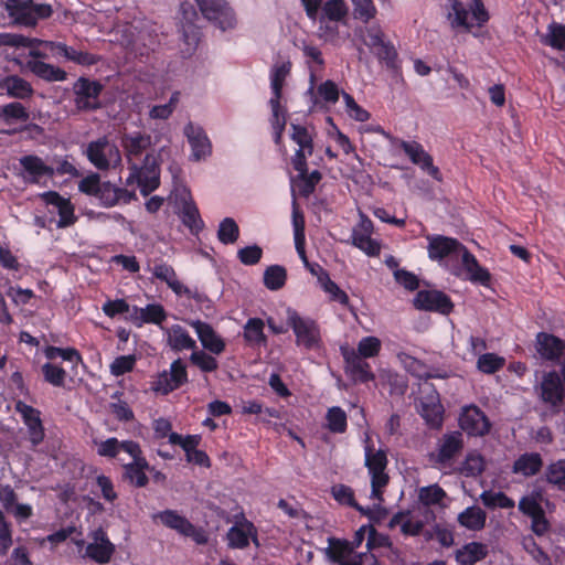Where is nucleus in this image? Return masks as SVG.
I'll return each instance as SVG.
<instances>
[{"label":"nucleus","instance_id":"obj_1","mask_svg":"<svg viewBox=\"0 0 565 565\" xmlns=\"http://www.w3.org/2000/svg\"><path fill=\"white\" fill-rule=\"evenodd\" d=\"M450 25L470 32L475 25L481 26L489 19L481 0H455L448 13Z\"/></svg>","mask_w":565,"mask_h":565},{"label":"nucleus","instance_id":"obj_2","mask_svg":"<svg viewBox=\"0 0 565 565\" xmlns=\"http://www.w3.org/2000/svg\"><path fill=\"white\" fill-rule=\"evenodd\" d=\"M365 466L371 475V499L377 501L374 507H379L383 501V489L387 486L390 477L385 472L387 466L386 452L382 449L374 450L371 446L365 447Z\"/></svg>","mask_w":565,"mask_h":565},{"label":"nucleus","instance_id":"obj_3","mask_svg":"<svg viewBox=\"0 0 565 565\" xmlns=\"http://www.w3.org/2000/svg\"><path fill=\"white\" fill-rule=\"evenodd\" d=\"M78 189L87 195L97 198L106 207L116 205L121 199L122 193H126L125 189L117 188L110 182H100L97 173H92L82 179L78 183Z\"/></svg>","mask_w":565,"mask_h":565},{"label":"nucleus","instance_id":"obj_4","mask_svg":"<svg viewBox=\"0 0 565 565\" xmlns=\"http://www.w3.org/2000/svg\"><path fill=\"white\" fill-rule=\"evenodd\" d=\"M88 160L99 170H106L111 164L120 163L121 157L116 145L102 137L88 143L86 149Z\"/></svg>","mask_w":565,"mask_h":565},{"label":"nucleus","instance_id":"obj_5","mask_svg":"<svg viewBox=\"0 0 565 565\" xmlns=\"http://www.w3.org/2000/svg\"><path fill=\"white\" fill-rule=\"evenodd\" d=\"M195 2L203 17L222 31L235 25L234 13L225 0H195Z\"/></svg>","mask_w":565,"mask_h":565},{"label":"nucleus","instance_id":"obj_6","mask_svg":"<svg viewBox=\"0 0 565 565\" xmlns=\"http://www.w3.org/2000/svg\"><path fill=\"white\" fill-rule=\"evenodd\" d=\"M137 182L143 196L154 191L159 186V169L156 159L147 154L143 166L138 168L137 164L131 166V173L127 179V184Z\"/></svg>","mask_w":565,"mask_h":565},{"label":"nucleus","instance_id":"obj_7","mask_svg":"<svg viewBox=\"0 0 565 565\" xmlns=\"http://www.w3.org/2000/svg\"><path fill=\"white\" fill-rule=\"evenodd\" d=\"M413 303L418 310L436 311L441 315H449L454 309L450 298L445 292L436 289L418 291Z\"/></svg>","mask_w":565,"mask_h":565},{"label":"nucleus","instance_id":"obj_8","mask_svg":"<svg viewBox=\"0 0 565 565\" xmlns=\"http://www.w3.org/2000/svg\"><path fill=\"white\" fill-rule=\"evenodd\" d=\"M288 324L292 328L297 343L312 349L319 344L320 333L315 321L301 318L297 312H288Z\"/></svg>","mask_w":565,"mask_h":565},{"label":"nucleus","instance_id":"obj_9","mask_svg":"<svg viewBox=\"0 0 565 565\" xmlns=\"http://www.w3.org/2000/svg\"><path fill=\"white\" fill-rule=\"evenodd\" d=\"M459 426L470 436H484L489 433L491 424L479 407L471 405L462 409Z\"/></svg>","mask_w":565,"mask_h":565},{"label":"nucleus","instance_id":"obj_10","mask_svg":"<svg viewBox=\"0 0 565 565\" xmlns=\"http://www.w3.org/2000/svg\"><path fill=\"white\" fill-rule=\"evenodd\" d=\"M427 241L428 256L433 260L440 262L449 256L459 257L465 247V245L456 238L443 235H428Z\"/></svg>","mask_w":565,"mask_h":565},{"label":"nucleus","instance_id":"obj_11","mask_svg":"<svg viewBox=\"0 0 565 565\" xmlns=\"http://www.w3.org/2000/svg\"><path fill=\"white\" fill-rule=\"evenodd\" d=\"M463 449L462 435L459 431L445 434L438 440L437 454L431 459L441 466L449 465Z\"/></svg>","mask_w":565,"mask_h":565},{"label":"nucleus","instance_id":"obj_12","mask_svg":"<svg viewBox=\"0 0 565 565\" xmlns=\"http://www.w3.org/2000/svg\"><path fill=\"white\" fill-rule=\"evenodd\" d=\"M103 89L102 84L79 77L73 86L75 104L78 109H95L98 107L97 97Z\"/></svg>","mask_w":565,"mask_h":565},{"label":"nucleus","instance_id":"obj_13","mask_svg":"<svg viewBox=\"0 0 565 565\" xmlns=\"http://www.w3.org/2000/svg\"><path fill=\"white\" fill-rule=\"evenodd\" d=\"M183 19L185 22L182 23V41L184 43V47L181 49L183 56H191L198 47L200 42V31L199 28L192 22L193 18H196L198 14L193 10L192 6L189 3L181 4Z\"/></svg>","mask_w":565,"mask_h":565},{"label":"nucleus","instance_id":"obj_14","mask_svg":"<svg viewBox=\"0 0 565 565\" xmlns=\"http://www.w3.org/2000/svg\"><path fill=\"white\" fill-rule=\"evenodd\" d=\"M563 395L564 387L558 373L553 371L544 374L540 385V396L543 402L558 406L563 401Z\"/></svg>","mask_w":565,"mask_h":565},{"label":"nucleus","instance_id":"obj_15","mask_svg":"<svg viewBox=\"0 0 565 565\" xmlns=\"http://www.w3.org/2000/svg\"><path fill=\"white\" fill-rule=\"evenodd\" d=\"M402 148L413 163L420 166V168L426 170L435 180L441 181V174L439 169L433 164L431 156L427 153L419 143L415 141H404Z\"/></svg>","mask_w":565,"mask_h":565},{"label":"nucleus","instance_id":"obj_16","mask_svg":"<svg viewBox=\"0 0 565 565\" xmlns=\"http://www.w3.org/2000/svg\"><path fill=\"white\" fill-rule=\"evenodd\" d=\"M114 544L106 537L105 532L98 529L94 532V542L86 547V555L97 563L105 564L111 558Z\"/></svg>","mask_w":565,"mask_h":565},{"label":"nucleus","instance_id":"obj_17","mask_svg":"<svg viewBox=\"0 0 565 565\" xmlns=\"http://www.w3.org/2000/svg\"><path fill=\"white\" fill-rule=\"evenodd\" d=\"M459 257L461 259L462 268L467 274V278L470 281L482 286H489L491 280L490 273L488 269L479 265L477 258L467 249L466 246Z\"/></svg>","mask_w":565,"mask_h":565},{"label":"nucleus","instance_id":"obj_18","mask_svg":"<svg viewBox=\"0 0 565 565\" xmlns=\"http://www.w3.org/2000/svg\"><path fill=\"white\" fill-rule=\"evenodd\" d=\"M443 405L439 403L438 395L431 391L426 397L419 401V412L425 422L433 428H439L443 423Z\"/></svg>","mask_w":565,"mask_h":565},{"label":"nucleus","instance_id":"obj_19","mask_svg":"<svg viewBox=\"0 0 565 565\" xmlns=\"http://www.w3.org/2000/svg\"><path fill=\"white\" fill-rule=\"evenodd\" d=\"M31 0H8L6 9L14 22L25 26H34L36 24V17L32 10Z\"/></svg>","mask_w":565,"mask_h":565},{"label":"nucleus","instance_id":"obj_20","mask_svg":"<svg viewBox=\"0 0 565 565\" xmlns=\"http://www.w3.org/2000/svg\"><path fill=\"white\" fill-rule=\"evenodd\" d=\"M190 324L195 329L202 345L214 354H220L225 348L223 340L215 333L213 328L200 320L191 321Z\"/></svg>","mask_w":565,"mask_h":565},{"label":"nucleus","instance_id":"obj_21","mask_svg":"<svg viewBox=\"0 0 565 565\" xmlns=\"http://www.w3.org/2000/svg\"><path fill=\"white\" fill-rule=\"evenodd\" d=\"M184 134L192 147L195 160H200L202 157L210 153V141L201 128L194 127L192 124H188L184 128Z\"/></svg>","mask_w":565,"mask_h":565},{"label":"nucleus","instance_id":"obj_22","mask_svg":"<svg viewBox=\"0 0 565 565\" xmlns=\"http://www.w3.org/2000/svg\"><path fill=\"white\" fill-rule=\"evenodd\" d=\"M543 467V459L537 452L521 455L513 463L512 471L523 477L535 476Z\"/></svg>","mask_w":565,"mask_h":565},{"label":"nucleus","instance_id":"obj_23","mask_svg":"<svg viewBox=\"0 0 565 565\" xmlns=\"http://www.w3.org/2000/svg\"><path fill=\"white\" fill-rule=\"evenodd\" d=\"M20 163L29 174V181L39 182L44 175L52 177L54 169L46 166L43 160L36 156H24L20 159Z\"/></svg>","mask_w":565,"mask_h":565},{"label":"nucleus","instance_id":"obj_24","mask_svg":"<svg viewBox=\"0 0 565 565\" xmlns=\"http://www.w3.org/2000/svg\"><path fill=\"white\" fill-rule=\"evenodd\" d=\"M26 67L40 78L47 82H62L66 78V72L52 64L32 60L26 62Z\"/></svg>","mask_w":565,"mask_h":565},{"label":"nucleus","instance_id":"obj_25","mask_svg":"<svg viewBox=\"0 0 565 565\" xmlns=\"http://www.w3.org/2000/svg\"><path fill=\"white\" fill-rule=\"evenodd\" d=\"M487 554L488 548L484 544L471 542L456 552V559L461 565H475L477 562L483 559Z\"/></svg>","mask_w":565,"mask_h":565},{"label":"nucleus","instance_id":"obj_26","mask_svg":"<svg viewBox=\"0 0 565 565\" xmlns=\"http://www.w3.org/2000/svg\"><path fill=\"white\" fill-rule=\"evenodd\" d=\"M445 497L446 492L437 484L420 489L419 500L424 504L423 514L426 522L434 519V512L428 507L430 504H439Z\"/></svg>","mask_w":565,"mask_h":565},{"label":"nucleus","instance_id":"obj_27","mask_svg":"<svg viewBox=\"0 0 565 565\" xmlns=\"http://www.w3.org/2000/svg\"><path fill=\"white\" fill-rule=\"evenodd\" d=\"M0 87L14 98H25L33 94V88L29 82L18 75H10L0 82Z\"/></svg>","mask_w":565,"mask_h":565},{"label":"nucleus","instance_id":"obj_28","mask_svg":"<svg viewBox=\"0 0 565 565\" xmlns=\"http://www.w3.org/2000/svg\"><path fill=\"white\" fill-rule=\"evenodd\" d=\"M121 145L125 149L126 156L130 160L132 156H140L151 145V137L145 134H125L121 139Z\"/></svg>","mask_w":565,"mask_h":565},{"label":"nucleus","instance_id":"obj_29","mask_svg":"<svg viewBox=\"0 0 565 565\" xmlns=\"http://www.w3.org/2000/svg\"><path fill=\"white\" fill-rule=\"evenodd\" d=\"M344 358L348 369L355 380L366 382L374 379V375L369 370V364L355 351H345Z\"/></svg>","mask_w":565,"mask_h":565},{"label":"nucleus","instance_id":"obj_30","mask_svg":"<svg viewBox=\"0 0 565 565\" xmlns=\"http://www.w3.org/2000/svg\"><path fill=\"white\" fill-rule=\"evenodd\" d=\"M290 63H282L279 66H276L273 72V78H271V86L275 94V97L270 99V105L274 111V115H278V108H279V98L281 96V89L284 86V82L287 77V75L290 72Z\"/></svg>","mask_w":565,"mask_h":565},{"label":"nucleus","instance_id":"obj_31","mask_svg":"<svg viewBox=\"0 0 565 565\" xmlns=\"http://www.w3.org/2000/svg\"><path fill=\"white\" fill-rule=\"evenodd\" d=\"M168 344L174 351H181L184 349H194L196 345L195 341L180 326H173L171 329H169Z\"/></svg>","mask_w":565,"mask_h":565},{"label":"nucleus","instance_id":"obj_32","mask_svg":"<svg viewBox=\"0 0 565 565\" xmlns=\"http://www.w3.org/2000/svg\"><path fill=\"white\" fill-rule=\"evenodd\" d=\"M328 542H329V546L326 550V554L331 562L337 563V564H340L341 562H345L344 558L347 556H349L354 550V546L351 545L345 540L330 537L328 540Z\"/></svg>","mask_w":565,"mask_h":565},{"label":"nucleus","instance_id":"obj_33","mask_svg":"<svg viewBox=\"0 0 565 565\" xmlns=\"http://www.w3.org/2000/svg\"><path fill=\"white\" fill-rule=\"evenodd\" d=\"M458 521L462 526L478 531L486 524V512L479 507H470L459 514Z\"/></svg>","mask_w":565,"mask_h":565},{"label":"nucleus","instance_id":"obj_34","mask_svg":"<svg viewBox=\"0 0 565 565\" xmlns=\"http://www.w3.org/2000/svg\"><path fill=\"white\" fill-rule=\"evenodd\" d=\"M146 468H148L146 460L137 459V461L125 466L124 478L136 487H145L148 483V477L143 472Z\"/></svg>","mask_w":565,"mask_h":565},{"label":"nucleus","instance_id":"obj_35","mask_svg":"<svg viewBox=\"0 0 565 565\" xmlns=\"http://www.w3.org/2000/svg\"><path fill=\"white\" fill-rule=\"evenodd\" d=\"M135 320L139 323L142 322H151V323H161L167 315L161 305H148L146 308L137 309L135 308Z\"/></svg>","mask_w":565,"mask_h":565},{"label":"nucleus","instance_id":"obj_36","mask_svg":"<svg viewBox=\"0 0 565 565\" xmlns=\"http://www.w3.org/2000/svg\"><path fill=\"white\" fill-rule=\"evenodd\" d=\"M541 41L556 50L565 51V26L558 23H551L548 32L541 35Z\"/></svg>","mask_w":565,"mask_h":565},{"label":"nucleus","instance_id":"obj_37","mask_svg":"<svg viewBox=\"0 0 565 565\" xmlns=\"http://www.w3.org/2000/svg\"><path fill=\"white\" fill-rule=\"evenodd\" d=\"M318 280L324 291L331 295L332 300L339 301L342 305L349 303L348 295L342 289H340V287L334 281L330 279L328 273L322 268H320Z\"/></svg>","mask_w":565,"mask_h":565},{"label":"nucleus","instance_id":"obj_38","mask_svg":"<svg viewBox=\"0 0 565 565\" xmlns=\"http://www.w3.org/2000/svg\"><path fill=\"white\" fill-rule=\"evenodd\" d=\"M287 278L286 269L281 266L274 265L268 267L264 274V284L270 290L280 289Z\"/></svg>","mask_w":565,"mask_h":565},{"label":"nucleus","instance_id":"obj_39","mask_svg":"<svg viewBox=\"0 0 565 565\" xmlns=\"http://www.w3.org/2000/svg\"><path fill=\"white\" fill-rule=\"evenodd\" d=\"M352 243L369 256H376L380 254L381 246L376 241L371 238V234H362L353 231Z\"/></svg>","mask_w":565,"mask_h":565},{"label":"nucleus","instance_id":"obj_40","mask_svg":"<svg viewBox=\"0 0 565 565\" xmlns=\"http://www.w3.org/2000/svg\"><path fill=\"white\" fill-rule=\"evenodd\" d=\"M401 363L404 365V367L411 372L413 375L422 379H430L433 375L427 371V367L424 363L415 359L414 356H411L406 353H399L397 355Z\"/></svg>","mask_w":565,"mask_h":565},{"label":"nucleus","instance_id":"obj_41","mask_svg":"<svg viewBox=\"0 0 565 565\" xmlns=\"http://www.w3.org/2000/svg\"><path fill=\"white\" fill-rule=\"evenodd\" d=\"M239 234L236 222L231 218H224L218 227L217 237L223 244H233L237 241Z\"/></svg>","mask_w":565,"mask_h":565},{"label":"nucleus","instance_id":"obj_42","mask_svg":"<svg viewBox=\"0 0 565 565\" xmlns=\"http://www.w3.org/2000/svg\"><path fill=\"white\" fill-rule=\"evenodd\" d=\"M483 470V458L476 452L468 454L460 468V472L466 477H477L481 475Z\"/></svg>","mask_w":565,"mask_h":565},{"label":"nucleus","instance_id":"obj_43","mask_svg":"<svg viewBox=\"0 0 565 565\" xmlns=\"http://www.w3.org/2000/svg\"><path fill=\"white\" fill-rule=\"evenodd\" d=\"M157 518L167 526L174 529L179 531L181 534H183L184 530H190V522L179 515L177 512L167 510L164 512H161L157 515Z\"/></svg>","mask_w":565,"mask_h":565},{"label":"nucleus","instance_id":"obj_44","mask_svg":"<svg viewBox=\"0 0 565 565\" xmlns=\"http://www.w3.org/2000/svg\"><path fill=\"white\" fill-rule=\"evenodd\" d=\"M331 492H332L333 498L338 502H340L342 504H348L350 507L358 509L359 511H361L363 513H366V511L355 502L353 490L350 487L344 486V484H335L332 487Z\"/></svg>","mask_w":565,"mask_h":565},{"label":"nucleus","instance_id":"obj_45","mask_svg":"<svg viewBox=\"0 0 565 565\" xmlns=\"http://www.w3.org/2000/svg\"><path fill=\"white\" fill-rule=\"evenodd\" d=\"M546 480L559 489H565V459L553 462L547 467Z\"/></svg>","mask_w":565,"mask_h":565},{"label":"nucleus","instance_id":"obj_46","mask_svg":"<svg viewBox=\"0 0 565 565\" xmlns=\"http://www.w3.org/2000/svg\"><path fill=\"white\" fill-rule=\"evenodd\" d=\"M481 500L483 504L488 508L500 507L509 509L514 507V501L508 498L503 492L493 493L490 491H484L481 494Z\"/></svg>","mask_w":565,"mask_h":565},{"label":"nucleus","instance_id":"obj_47","mask_svg":"<svg viewBox=\"0 0 565 565\" xmlns=\"http://www.w3.org/2000/svg\"><path fill=\"white\" fill-rule=\"evenodd\" d=\"M292 135L291 138L297 145L299 149L307 150L308 156H311L313 152V142L312 138L309 135L307 128L299 125H291Z\"/></svg>","mask_w":565,"mask_h":565},{"label":"nucleus","instance_id":"obj_48","mask_svg":"<svg viewBox=\"0 0 565 565\" xmlns=\"http://www.w3.org/2000/svg\"><path fill=\"white\" fill-rule=\"evenodd\" d=\"M252 534V527L247 530L233 526L227 533L228 545L234 548H244L248 545V536Z\"/></svg>","mask_w":565,"mask_h":565},{"label":"nucleus","instance_id":"obj_49","mask_svg":"<svg viewBox=\"0 0 565 565\" xmlns=\"http://www.w3.org/2000/svg\"><path fill=\"white\" fill-rule=\"evenodd\" d=\"M264 322L260 319H250L245 326L244 337L250 343L264 342L265 337L263 333Z\"/></svg>","mask_w":565,"mask_h":565},{"label":"nucleus","instance_id":"obj_50","mask_svg":"<svg viewBox=\"0 0 565 565\" xmlns=\"http://www.w3.org/2000/svg\"><path fill=\"white\" fill-rule=\"evenodd\" d=\"M328 427L333 433H343L347 428V415L340 407H332L327 414Z\"/></svg>","mask_w":565,"mask_h":565},{"label":"nucleus","instance_id":"obj_51","mask_svg":"<svg viewBox=\"0 0 565 565\" xmlns=\"http://www.w3.org/2000/svg\"><path fill=\"white\" fill-rule=\"evenodd\" d=\"M537 497L539 494L523 497L519 502V510L530 518L540 516L544 511L537 500Z\"/></svg>","mask_w":565,"mask_h":565},{"label":"nucleus","instance_id":"obj_52","mask_svg":"<svg viewBox=\"0 0 565 565\" xmlns=\"http://www.w3.org/2000/svg\"><path fill=\"white\" fill-rule=\"evenodd\" d=\"M170 377L174 381L171 385L166 386V392H171L186 382L185 366L180 359L171 364Z\"/></svg>","mask_w":565,"mask_h":565},{"label":"nucleus","instance_id":"obj_53","mask_svg":"<svg viewBox=\"0 0 565 565\" xmlns=\"http://www.w3.org/2000/svg\"><path fill=\"white\" fill-rule=\"evenodd\" d=\"M504 360L493 353H486L478 360V369L483 373L491 374L502 367Z\"/></svg>","mask_w":565,"mask_h":565},{"label":"nucleus","instance_id":"obj_54","mask_svg":"<svg viewBox=\"0 0 565 565\" xmlns=\"http://www.w3.org/2000/svg\"><path fill=\"white\" fill-rule=\"evenodd\" d=\"M381 341L375 337H366L362 339L358 345V354L361 358H373L379 354Z\"/></svg>","mask_w":565,"mask_h":565},{"label":"nucleus","instance_id":"obj_55","mask_svg":"<svg viewBox=\"0 0 565 565\" xmlns=\"http://www.w3.org/2000/svg\"><path fill=\"white\" fill-rule=\"evenodd\" d=\"M44 379L46 382L54 386H62L64 384L65 371L54 364L46 363L42 366Z\"/></svg>","mask_w":565,"mask_h":565},{"label":"nucleus","instance_id":"obj_56","mask_svg":"<svg viewBox=\"0 0 565 565\" xmlns=\"http://www.w3.org/2000/svg\"><path fill=\"white\" fill-rule=\"evenodd\" d=\"M190 360L204 372H212L217 369V361L203 351L193 352Z\"/></svg>","mask_w":565,"mask_h":565},{"label":"nucleus","instance_id":"obj_57","mask_svg":"<svg viewBox=\"0 0 565 565\" xmlns=\"http://www.w3.org/2000/svg\"><path fill=\"white\" fill-rule=\"evenodd\" d=\"M45 355L50 360H53V359L60 356L63 360L70 361V362L75 361L76 363H79L82 361L79 353L75 349H72V348L61 349V348H56V347H49L45 350Z\"/></svg>","mask_w":565,"mask_h":565},{"label":"nucleus","instance_id":"obj_58","mask_svg":"<svg viewBox=\"0 0 565 565\" xmlns=\"http://www.w3.org/2000/svg\"><path fill=\"white\" fill-rule=\"evenodd\" d=\"M237 255L243 264L255 265L260 260L263 250L258 245H252L239 249Z\"/></svg>","mask_w":565,"mask_h":565},{"label":"nucleus","instance_id":"obj_59","mask_svg":"<svg viewBox=\"0 0 565 565\" xmlns=\"http://www.w3.org/2000/svg\"><path fill=\"white\" fill-rule=\"evenodd\" d=\"M342 97L352 118L362 122L366 121L370 118V114L363 108H361L350 94L343 92Z\"/></svg>","mask_w":565,"mask_h":565},{"label":"nucleus","instance_id":"obj_60","mask_svg":"<svg viewBox=\"0 0 565 565\" xmlns=\"http://www.w3.org/2000/svg\"><path fill=\"white\" fill-rule=\"evenodd\" d=\"M4 118L9 119H20V120H28L29 119V113L26 111L25 107L21 103H11L8 105H4L1 110Z\"/></svg>","mask_w":565,"mask_h":565},{"label":"nucleus","instance_id":"obj_61","mask_svg":"<svg viewBox=\"0 0 565 565\" xmlns=\"http://www.w3.org/2000/svg\"><path fill=\"white\" fill-rule=\"evenodd\" d=\"M354 4L355 18L363 19L364 21L370 20L375 14V8L372 0H352Z\"/></svg>","mask_w":565,"mask_h":565},{"label":"nucleus","instance_id":"obj_62","mask_svg":"<svg viewBox=\"0 0 565 565\" xmlns=\"http://www.w3.org/2000/svg\"><path fill=\"white\" fill-rule=\"evenodd\" d=\"M302 181V185L300 186V194L302 196H309L321 180V173L318 170L312 171L310 174L306 172L305 177H299Z\"/></svg>","mask_w":565,"mask_h":565},{"label":"nucleus","instance_id":"obj_63","mask_svg":"<svg viewBox=\"0 0 565 565\" xmlns=\"http://www.w3.org/2000/svg\"><path fill=\"white\" fill-rule=\"evenodd\" d=\"M135 365V358L132 355H122L113 362L110 365L111 373L114 375H121L132 370Z\"/></svg>","mask_w":565,"mask_h":565},{"label":"nucleus","instance_id":"obj_64","mask_svg":"<svg viewBox=\"0 0 565 565\" xmlns=\"http://www.w3.org/2000/svg\"><path fill=\"white\" fill-rule=\"evenodd\" d=\"M326 15L330 20H340L345 14V6L342 0H330L323 7Z\"/></svg>","mask_w":565,"mask_h":565}]
</instances>
